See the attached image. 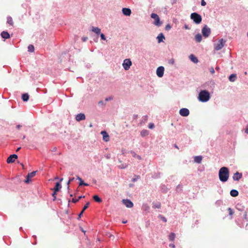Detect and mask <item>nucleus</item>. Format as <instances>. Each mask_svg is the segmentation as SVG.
I'll return each instance as SVG.
<instances>
[{"label":"nucleus","mask_w":248,"mask_h":248,"mask_svg":"<svg viewBox=\"0 0 248 248\" xmlns=\"http://www.w3.org/2000/svg\"><path fill=\"white\" fill-rule=\"evenodd\" d=\"M202 156H196L194 157V161L197 163H201L202 160Z\"/></svg>","instance_id":"a878e982"},{"label":"nucleus","mask_w":248,"mask_h":248,"mask_svg":"<svg viewBox=\"0 0 248 248\" xmlns=\"http://www.w3.org/2000/svg\"><path fill=\"white\" fill-rule=\"evenodd\" d=\"M17 158V155L15 154L10 155L7 159L8 163H11L15 162V160Z\"/></svg>","instance_id":"9b49d317"},{"label":"nucleus","mask_w":248,"mask_h":248,"mask_svg":"<svg viewBox=\"0 0 248 248\" xmlns=\"http://www.w3.org/2000/svg\"><path fill=\"white\" fill-rule=\"evenodd\" d=\"M77 179H78L80 182L79 184V186H89V185L88 184L84 183V181L82 180V179L79 176H77Z\"/></svg>","instance_id":"b1692460"},{"label":"nucleus","mask_w":248,"mask_h":248,"mask_svg":"<svg viewBox=\"0 0 248 248\" xmlns=\"http://www.w3.org/2000/svg\"><path fill=\"white\" fill-rule=\"evenodd\" d=\"M148 135V131L147 130H142L140 132V135L142 137H144Z\"/></svg>","instance_id":"2f4dec72"},{"label":"nucleus","mask_w":248,"mask_h":248,"mask_svg":"<svg viewBox=\"0 0 248 248\" xmlns=\"http://www.w3.org/2000/svg\"><path fill=\"white\" fill-rule=\"evenodd\" d=\"M83 197L84 198V196H83ZM82 198V196H79L78 197V198H77V199H73L72 202L74 203H76L77 202H78L79 201V199H80Z\"/></svg>","instance_id":"c9c22d12"},{"label":"nucleus","mask_w":248,"mask_h":248,"mask_svg":"<svg viewBox=\"0 0 248 248\" xmlns=\"http://www.w3.org/2000/svg\"><path fill=\"white\" fill-rule=\"evenodd\" d=\"M170 246H172V247L173 248H175V246H174V245H173V244H172V245H170Z\"/></svg>","instance_id":"052dcab7"},{"label":"nucleus","mask_w":248,"mask_h":248,"mask_svg":"<svg viewBox=\"0 0 248 248\" xmlns=\"http://www.w3.org/2000/svg\"><path fill=\"white\" fill-rule=\"evenodd\" d=\"M137 158L139 159H141V157L140 156V155H137L136 156Z\"/></svg>","instance_id":"3c124183"},{"label":"nucleus","mask_w":248,"mask_h":248,"mask_svg":"<svg viewBox=\"0 0 248 248\" xmlns=\"http://www.w3.org/2000/svg\"><path fill=\"white\" fill-rule=\"evenodd\" d=\"M112 97H107V98H106L105 99V100H106V101H108V100H112Z\"/></svg>","instance_id":"de8ad7c7"},{"label":"nucleus","mask_w":248,"mask_h":248,"mask_svg":"<svg viewBox=\"0 0 248 248\" xmlns=\"http://www.w3.org/2000/svg\"><path fill=\"white\" fill-rule=\"evenodd\" d=\"M100 37L102 40H106V37L103 33H100Z\"/></svg>","instance_id":"a19ab883"},{"label":"nucleus","mask_w":248,"mask_h":248,"mask_svg":"<svg viewBox=\"0 0 248 248\" xmlns=\"http://www.w3.org/2000/svg\"><path fill=\"white\" fill-rule=\"evenodd\" d=\"M171 29V26L169 24H167L165 27V29L167 31H169Z\"/></svg>","instance_id":"ea45409f"},{"label":"nucleus","mask_w":248,"mask_h":248,"mask_svg":"<svg viewBox=\"0 0 248 248\" xmlns=\"http://www.w3.org/2000/svg\"><path fill=\"white\" fill-rule=\"evenodd\" d=\"M228 210L229 211V214L230 216H232L234 214V212L233 211V210L232 208H229L228 209Z\"/></svg>","instance_id":"e433bc0d"},{"label":"nucleus","mask_w":248,"mask_h":248,"mask_svg":"<svg viewBox=\"0 0 248 248\" xmlns=\"http://www.w3.org/2000/svg\"><path fill=\"white\" fill-rule=\"evenodd\" d=\"M57 192L56 191H53V193L52 194V197H53V201H55L56 199V194H57Z\"/></svg>","instance_id":"4c0bfd02"},{"label":"nucleus","mask_w":248,"mask_h":248,"mask_svg":"<svg viewBox=\"0 0 248 248\" xmlns=\"http://www.w3.org/2000/svg\"><path fill=\"white\" fill-rule=\"evenodd\" d=\"M169 63L171 64H173L174 63V59L172 58L169 61Z\"/></svg>","instance_id":"58836bf2"},{"label":"nucleus","mask_w":248,"mask_h":248,"mask_svg":"<svg viewBox=\"0 0 248 248\" xmlns=\"http://www.w3.org/2000/svg\"><path fill=\"white\" fill-rule=\"evenodd\" d=\"M226 43L223 39H220L218 42L214 45V48L216 50H219L224 46Z\"/></svg>","instance_id":"20e7f679"},{"label":"nucleus","mask_w":248,"mask_h":248,"mask_svg":"<svg viewBox=\"0 0 248 248\" xmlns=\"http://www.w3.org/2000/svg\"><path fill=\"white\" fill-rule=\"evenodd\" d=\"M219 180L222 182H226L229 177V169L225 167L220 169L218 173Z\"/></svg>","instance_id":"f257e3e1"},{"label":"nucleus","mask_w":248,"mask_h":248,"mask_svg":"<svg viewBox=\"0 0 248 248\" xmlns=\"http://www.w3.org/2000/svg\"><path fill=\"white\" fill-rule=\"evenodd\" d=\"M28 51L31 52H32L34 51V47L32 45H30L28 46Z\"/></svg>","instance_id":"72a5a7b5"},{"label":"nucleus","mask_w":248,"mask_h":248,"mask_svg":"<svg viewBox=\"0 0 248 248\" xmlns=\"http://www.w3.org/2000/svg\"><path fill=\"white\" fill-rule=\"evenodd\" d=\"M151 17L155 19L154 24L156 26H160L162 24V22L160 21L159 16L155 13H152L151 16Z\"/></svg>","instance_id":"39448f33"},{"label":"nucleus","mask_w":248,"mask_h":248,"mask_svg":"<svg viewBox=\"0 0 248 248\" xmlns=\"http://www.w3.org/2000/svg\"><path fill=\"white\" fill-rule=\"evenodd\" d=\"M25 136H24L23 137V139H25Z\"/></svg>","instance_id":"69168bd1"},{"label":"nucleus","mask_w":248,"mask_h":248,"mask_svg":"<svg viewBox=\"0 0 248 248\" xmlns=\"http://www.w3.org/2000/svg\"><path fill=\"white\" fill-rule=\"evenodd\" d=\"M92 31L96 34H99L101 33V29L98 27H92Z\"/></svg>","instance_id":"f3484780"},{"label":"nucleus","mask_w":248,"mask_h":248,"mask_svg":"<svg viewBox=\"0 0 248 248\" xmlns=\"http://www.w3.org/2000/svg\"><path fill=\"white\" fill-rule=\"evenodd\" d=\"M36 172L37 171H33L31 173H29L27 176L25 182L26 183H29L31 181V179L36 175Z\"/></svg>","instance_id":"6e6552de"},{"label":"nucleus","mask_w":248,"mask_h":248,"mask_svg":"<svg viewBox=\"0 0 248 248\" xmlns=\"http://www.w3.org/2000/svg\"><path fill=\"white\" fill-rule=\"evenodd\" d=\"M216 69L217 70H218L219 69V68L218 67H216Z\"/></svg>","instance_id":"13d9d810"},{"label":"nucleus","mask_w":248,"mask_h":248,"mask_svg":"<svg viewBox=\"0 0 248 248\" xmlns=\"http://www.w3.org/2000/svg\"><path fill=\"white\" fill-rule=\"evenodd\" d=\"M70 183H71V182H70L69 181H68V182H67V185H68V188H69V184H70Z\"/></svg>","instance_id":"603ef678"},{"label":"nucleus","mask_w":248,"mask_h":248,"mask_svg":"<svg viewBox=\"0 0 248 248\" xmlns=\"http://www.w3.org/2000/svg\"><path fill=\"white\" fill-rule=\"evenodd\" d=\"M206 4V2L204 1V0H202L201 1V5L202 6H205Z\"/></svg>","instance_id":"c03bdc74"},{"label":"nucleus","mask_w":248,"mask_h":248,"mask_svg":"<svg viewBox=\"0 0 248 248\" xmlns=\"http://www.w3.org/2000/svg\"><path fill=\"white\" fill-rule=\"evenodd\" d=\"M93 199L97 202H102V199L97 195H94L93 196Z\"/></svg>","instance_id":"7c9ffc66"},{"label":"nucleus","mask_w":248,"mask_h":248,"mask_svg":"<svg viewBox=\"0 0 248 248\" xmlns=\"http://www.w3.org/2000/svg\"><path fill=\"white\" fill-rule=\"evenodd\" d=\"M189 59L192 62L195 63L198 62V59L193 54H191L189 56Z\"/></svg>","instance_id":"412c9836"},{"label":"nucleus","mask_w":248,"mask_h":248,"mask_svg":"<svg viewBox=\"0 0 248 248\" xmlns=\"http://www.w3.org/2000/svg\"><path fill=\"white\" fill-rule=\"evenodd\" d=\"M185 28H186V29H188V27H187V26L186 25V26H185Z\"/></svg>","instance_id":"0e129e2a"},{"label":"nucleus","mask_w":248,"mask_h":248,"mask_svg":"<svg viewBox=\"0 0 248 248\" xmlns=\"http://www.w3.org/2000/svg\"><path fill=\"white\" fill-rule=\"evenodd\" d=\"M148 127L150 128V129H152L154 127V124H152V123H150L149 124V125H148Z\"/></svg>","instance_id":"37998d69"},{"label":"nucleus","mask_w":248,"mask_h":248,"mask_svg":"<svg viewBox=\"0 0 248 248\" xmlns=\"http://www.w3.org/2000/svg\"><path fill=\"white\" fill-rule=\"evenodd\" d=\"M230 194L232 197H236L238 195V192L236 190L232 189L231 191Z\"/></svg>","instance_id":"bb28decb"},{"label":"nucleus","mask_w":248,"mask_h":248,"mask_svg":"<svg viewBox=\"0 0 248 248\" xmlns=\"http://www.w3.org/2000/svg\"><path fill=\"white\" fill-rule=\"evenodd\" d=\"M83 213H82V211L80 212V213L79 214V217H80L81 215L83 214Z\"/></svg>","instance_id":"5fc2aeb1"},{"label":"nucleus","mask_w":248,"mask_h":248,"mask_svg":"<svg viewBox=\"0 0 248 248\" xmlns=\"http://www.w3.org/2000/svg\"><path fill=\"white\" fill-rule=\"evenodd\" d=\"M247 36H248V33H247Z\"/></svg>","instance_id":"774afa93"},{"label":"nucleus","mask_w":248,"mask_h":248,"mask_svg":"<svg viewBox=\"0 0 248 248\" xmlns=\"http://www.w3.org/2000/svg\"><path fill=\"white\" fill-rule=\"evenodd\" d=\"M126 222H127V221H123V223H126Z\"/></svg>","instance_id":"680f3d73"},{"label":"nucleus","mask_w":248,"mask_h":248,"mask_svg":"<svg viewBox=\"0 0 248 248\" xmlns=\"http://www.w3.org/2000/svg\"><path fill=\"white\" fill-rule=\"evenodd\" d=\"M195 38L196 41L197 42L199 43V42H201V41L202 40V36L201 34L198 33L195 35Z\"/></svg>","instance_id":"393cba45"},{"label":"nucleus","mask_w":248,"mask_h":248,"mask_svg":"<svg viewBox=\"0 0 248 248\" xmlns=\"http://www.w3.org/2000/svg\"><path fill=\"white\" fill-rule=\"evenodd\" d=\"M210 97V93L208 91L202 90L199 94L198 99L202 102H206L209 100Z\"/></svg>","instance_id":"f03ea898"},{"label":"nucleus","mask_w":248,"mask_h":248,"mask_svg":"<svg viewBox=\"0 0 248 248\" xmlns=\"http://www.w3.org/2000/svg\"><path fill=\"white\" fill-rule=\"evenodd\" d=\"M7 23L9 24L12 27L14 26V21L13 18L11 16H8L7 17Z\"/></svg>","instance_id":"aec40b11"},{"label":"nucleus","mask_w":248,"mask_h":248,"mask_svg":"<svg viewBox=\"0 0 248 248\" xmlns=\"http://www.w3.org/2000/svg\"><path fill=\"white\" fill-rule=\"evenodd\" d=\"M247 134H248V127L246 128V131H245Z\"/></svg>","instance_id":"864d4df0"},{"label":"nucleus","mask_w":248,"mask_h":248,"mask_svg":"<svg viewBox=\"0 0 248 248\" xmlns=\"http://www.w3.org/2000/svg\"><path fill=\"white\" fill-rule=\"evenodd\" d=\"M63 180V178H61L60 180V182Z\"/></svg>","instance_id":"e2e57ef3"},{"label":"nucleus","mask_w":248,"mask_h":248,"mask_svg":"<svg viewBox=\"0 0 248 248\" xmlns=\"http://www.w3.org/2000/svg\"><path fill=\"white\" fill-rule=\"evenodd\" d=\"M123 203L128 208H131L133 206V202L128 199H124L122 201Z\"/></svg>","instance_id":"f8f14e48"},{"label":"nucleus","mask_w":248,"mask_h":248,"mask_svg":"<svg viewBox=\"0 0 248 248\" xmlns=\"http://www.w3.org/2000/svg\"><path fill=\"white\" fill-rule=\"evenodd\" d=\"M1 36L3 38H4V39H8V38H10L9 33L8 32L5 31H3L1 33Z\"/></svg>","instance_id":"a211bd4d"},{"label":"nucleus","mask_w":248,"mask_h":248,"mask_svg":"<svg viewBox=\"0 0 248 248\" xmlns=\"http://www.w3.org/2000/svg\"><path fill=\"white\" fill-rule=\"evenodd\" d=\"M74 180V177H72L69 179V181L71 182Z\"/></svg>","instance_id":"09e8293b"},{"label":"nucleus","mask_w":248,"mask_h":248,"mask_svg":"<svg viewBox=\"0 0 248 248\" xmlns=\"http://www.w3.org/2000/svg\"><path fill=\"white\" fill-rule=\"evenodd\" d=\"M62 188V186L60 184V182H57L56 185L55 187L53 188V191L58 192L60 189Z\"/></svg>","instance_id":"6ab92c4d"},{"label":"nucleus","mask_w":248,"mask_h":248,"mask_svg":"<svg viewBox=\"0 0 248 248\" xmlns=\"http://www.w3.org/2000/svg\"><path fill=\"white\" fill-rule=\"evenodd\" d=\"M20 149H21V148H20V147L18 148L17 149V150H16V152L18 151Z\"/></svg>","instance_id":"4d7b16f0"},{"label":"nucleus","mask_w":248,"mask_h":248,"mask_svg":"<svg viewBox=\"0 0 248 248\" xmlns=\"http://www.w3.org/2000/svg\"><path fill=\"white\" fill-rule=\"evenodd\" d=\"M161 206V203L159 202H154L153 203V207L155 209H160Z\"/></svg>","instance_id":"4be33fe9"},{"label":"nucleus","mask_w":248,"mask_h":248,"mask_svg":"<svg viewBox=\"0 0 248 248\" xmlns=\"http://www.w3.org/2000/svg\"><path fill=\"white\" fill-rule=\"evenodd\" d=\"M164 72V68L163 66H159L156 69V75L159 78L163 76Z\"/></svg>","instance_id":"1a4fd4ad"},{"label":"nucleus","mask_w":248,"mask_h":248,"mask_svg":"<svg viewBox=\"0 0 248 248\" xmlns=\"http://www.w3.org/2000/svg\"><path fill=\"white\" fill-rule=\"evenodd\" d=\"M243 217L245 219H246V220L247 219V218H248L247 212L246 211H245L244 215H243Z\"/></svg>","instance_id":"79ce46f5"},{"label":"nucleus","mask_w":248,"mask_h":248,"mask_svg":"<svg viewBox=\"0 0 248 248\" xmlns=\"http://www.w3.org/2000/svg\"><path fill=\"white\" fill-rule=\"evenodd\" d=\"M21 125H20V124H18L16 125V127L17 128V129H19L20 127H21Z\"/></svg>","instance_id":"8fccbe9b"},{"label":"nucleus","mask_w":248,"mask_h":248,"mask_svg":"<svg viewBox=\"0 0 248 248\" xmlns=\"http://www.w3.org/2000/svg\"><path fill=\"white\" fill-rule=\"evenodd\" d=\"M157 39H158V43H160L161 42L163 41V39H165V37L163 33H161L158 35Z\"/></svg>","instance_id":"cd10ccee"},{"label":"nucleus","mask_w":248,"mask_h":248,"mask_svg":"<svg viewBox=\"0 0 248 248\" xmlns=\"http://www.w3.org/2000/svg\"><path fill=\"white\" fill-rule=\"evenodd\" d=\"M239 205L238 204H237V205L236 208H237V209H238V210H240V209L239 208Z\"/></svg>","instance_id":"6e6d98bb"},{"label":"nucleus","mask_w":248,"mask_h":248,"mask_svg":"<svg viewBox=\"0 0 248 248\" xmlns=\"http://www.w3.org/2000/svg\"><path fill=\"white\" fill-rule=\"evenodd\" d=\"M132 65V62L130 59H125L124 60L123 63L124 68L125 70H127L130 68V66Z\"/></svg>","instance_id":"0eeeda50"},{"label":"nucleus","mask_w":248,"mask_h":248,"mask_svg":"<svg viewBox=\"0 0 248 248\" xmlns=\"http://www.w3.org/2000/svg\"><path fill=\"white\" fill-rule=\"evenodd\" d=\"M236 78V74H231L230 76L229 79L230 81L233 82L235 80Z\"/></svg>","instance_id":"c756f323"},{"label":"nucleus","mask_w":248,"mask_h":248,"mask_svg":"<svg viewBox=\"0 0 248 248\" xmlns=\"http://www.w3.org/2000/svg\"><path fill=\"white\" fill-rule=\"evenodd\" d=\"M180 114L182 116H187L189 114V111L187 108H183L179 111Z\"/></svg>","instance_id":"9d476101"},{"label":"nucleus","mask_w":248,"mask_h":248,"mask_svg":"<svg viewBox=\"0 0 248 248\" xmlns=\"http://www.w3.org/2000/svg\"><path fill=\"white\" fill-rule=\"evenodd\" d=\"M136 181V179H134L133 180V181Z\"/></svg>","instance_id":"338daca9"},{"label":"nucleus","mask_w":248,"mask_h":248,"mask_svg":"<svg viewBox=\"0 0 248 248\" xmlns=\"http://www.w3.org/2000/svg\"><path fill=\"white\" fill-rule=\"evenodd\" d=\"M161 219L164 221V222H166L167 221V219L166 218L164 217H162V216H161Z\"/></svg>","instance_id":"49530a36"},{"label":"nucleus","mask_w":248,"mask_h":248,"mask_svg":"<svg viewBox=\"0 0 248 248\" xmlns=\"http://www.w3.org/2000/svg\"><path fill=\"white\" fill-rule=\"evenodd\" d=\"M101 134L102 135L103 139L105 141L108 142L109 140V136L106 131H101Z\"/></svg>","instance_id":"ddd939ff"},{"label":"nucleus","mask_w":248,"mask_h":248,"mask_svg":"<svg viewBox=\"0 0 248 248\" xmlns=\"http://www.w3.org/2000/svg\"><path fill=\"white\" fill-rule=\"evenodd\" d=\"M85 118V115L83 113L78 114L76 116V120L78 122H79L81 120H84Z\"/></svg>","instance_id":"4468645a"},{"label":"nucleus","mask_w":248,"mask_h":248,"mask_svg":"<svg viewBox=\"0 0 248 248\" xmlns=\"http://www.w3.org/2000/svg\"><path fill=\"white\" fill-rule=\"evenodd\" d=\"M122 11L124 15L127 16H130L131 13V10L129 8H123Z\"/></svg>","instance_id":"dca6fc26"},{"label":"nucleus","mask_w":248,"mask_h":248,"mask_svg":"<svg viewBox=\"0 0 248 248\" xmlns=\"http://www.w3.org/2000/svg\"><path fill=\"white\" fill-rule=\"evenodd\" d=\"M242 173L236 172L233 174L232 178L234 181H239L242 178Z\"/></svg>","instance_id":"2eb2a0df"},{"label":"nucleus","mask_w":248,"mask_h":248,"mask_svg":"<svg viewBox=\"0 0 248 248\" xmlns=\"http://www.w3.org/2000/svg\"><path fill=\"white\" fill-rule=\"evenodd\" d=\"M174 147H175L176 148L178 149V146H177V145L175 144V145H174Z\"/></svg>","instance_id":"bf43d9fd"},{"label":"nucleus","mask_w":248,"mask_h":248,"mask_svg":"<svg viewBox=\"0 0 248 248\" xmlns=\"http://www.w3.org/2000/svg\"><path fill=\"white\" fill-rule=\"evenodd\" d=\"M202 32L203 36L206 38L208 37L211 33L210 29L208 28L207 25H205L202 29Z\"/></svg>","instance_id":"423d86ee"},{"label":"nucleus","mask_w":248,"mask_h":248,"mask_svg":"<svg viewBox=\"0 0 248 248\" xmlns=\"http://www.w3.org/2000/svg\"><path fill=\"white\" fill-rule=\"evenodd\" d=\"M175 237V234L173 232H171L169 235V240L170 241H173Z\"/></svg>","instance_id":"473e14b6"},{"label":"nucleus","mask_w":248,"mask_h":248,"mask_svg":"<svg viewBox=\"0 0 248 248\" xmlns=\"http://www.w3.org/2000/svg\"><path fill=\"white\" fill-rule=\"evenodd\" d=\"M142 210L144 211L149 212L150 207L147 204H143L142 206Z\"/></svg>","instance_id":"5701e85b"},{"label":"nucleus","mask_w":248,"mask_h":248,"mask_svg":"<svg viewBox=\"0 0 248 248\" xmlns=\"http://www.w3.org/2000/svg\"><path fill=\"white\" fill-rule=\"evenodd\" d=\"M210 71L211 73L212 74L215 73V70H214V69L213 67H211L210 69Z\"/></svg>","instance_id":"a18cd8bd"},{"label":"nucleus","mask_w":248,"mask_h":248,"mask_svg":"<svg viewBox=\"0 0 248 248\" xmlns=\"http://www.w3.org/2000/svg\"><path fill=\"white\" fill-rule=\"evenodd\" d=\"M90 204V202H88L86 203V204L83 207L82 210V213H83L84 211L89 207V205Z\"/></svg>","instance_id":"f704fd0d"},{"label":"nucleus","mask_w":248,"mask_h":248,"mask_svg":"<svg viewBox=\"0 0 248 248\" xmlns=\"http://www.w3.org/2000/svg\"><path fill=\"white\" fill-rule=\"evenodd\" d=\"M29 95L28 93H24L22 95V99L24 101H27L29 100Z\"/></svg>","instance_id":"c85d7f7f"},{"label":"nucleus","mask_w":248,"mask_h":248,"mask_svg":"<svg viewBox=\"0 0 248 248\" xmlns=\"http://www.w3.org/2000/svg\"><path fill=\"white\" fill-rule=\"evenodd\" d=\"M190 18L197 24H200L202 20V16L197 13H193L190 15Z\"/></svg>","instance_id":"7ed1b4c3"}]
</instances>
